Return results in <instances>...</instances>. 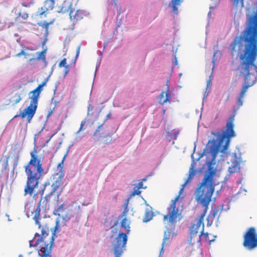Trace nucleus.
<instances>
[{"mask_svg": "<svg viewBox=\"0 0 257 257\" xmlns=\"http://www.w3.org/2000/svg\"><path fill=\"white\" fill-rule=\"evenodd\" d=\"M215 174V170L209 167L208 172L204 175V178L196 189L195 193L196 200L200 203L204 209L199 216L197 223L192 225L190 228L188 242L190 244L198 243L200 245L201 236L204 231V217L208 209L216 186L214 181Z\"/></svg>", "mask_w": 257, "mask_h": 257, "instance_id": "1", "label": "nucleus"}, {"mask_svg": "<svg viewBox=\"0 0 257 257\" xmlns=\"http://www.w3.org/2000/svg\"><path fill=\"white\" fill-rule=\"evenodd\" d=\"M30 161L24 167L27 176L24 195H33V198L36 200L37 194L35 193V190L38 188L39 180L43 175L44 170L42 167L41 157L38 155V148H35L30 152Z\"/></svg>", "mask_w": 257, "mask_h": 257, "instance_id": "2", "label": "nucleus"}, {"mask_svg": "<svg viewBox=\"0 0 257 257\" xmlns=\"http://www.w3.org/2000/svg\"><path fill=\"white\" fill-rule=\"evenodd\" d=\"M240 74L244 80L257 81V66L254 62L257 57V49H243L240 52Z\"/></svg>", "mask_w": 257, "mask_h": 257, "instance_id": "3", "label": "nucleus"}, {"mask_svg": "<svg viewBox=\"0 0 257 257\" xmlns=\"http://www.w3.org/2000/svg\"><path fill=\"white\" fill-rule=\"evenodd\" d=\"M235 115L234 110V113L230 115L227 119L224 131L222 132L212 133V134L216 137L215 139H213L212 141L211 146L209 149L212 160L215 159L219 152V148L224 141H225V144L223 146V150H225L228 147L230 139L235 136L233 124Z\"/></svg>", "mask_w": 257, "mask_h": 257, "instance_id": "4", "label": "nucleus"}, {"mask_svg": "<svg viewBox=\"0 0 257 257\" xmlns=\"http://www.w3.org/2000/svg\"><path fill=\"white\" fill-rule=\"evenodd\" d=\"M46 83L47 80L39 84L36 88L31 92L32 95L30 97L31 101L29 106L27 107L20 113V114L15 115L14 118H16L19 116H21L22 118H24L27 116L28 122L29 123L30 122L31 119L36 113V110L38 106V99L40 96V93L43 90V86H44Z\"/></svg>", "mask_w": 257, "mask_h": 257, "instance_id": "5", "label": "nucleus"}, {"mask_svg": "<svg viewBox=\"0 0 257 257\" xmlns=\"http://www.w3.org/2000/svg\"><path fill=\"white\" fill-rule=\"evenodd\" d=\"M42 236L36 233L32 239L30 240V246H36L40 244V251L42 257H51V249L53 244V237L49 236V234L42 231Z\"/></svg>", "mask_w": 257, "mask_h": 257, "instance_id": "6", "label": "nucleus"}, {"mask_svg": "<svg viewBox=\"0 0 257 257\" xmlns=\"http://www.w3.org/2000/svg\"><path fill=\"white\" fill-rule=\"evenodd\" d=\"M195 175V171L193 168H191L189 171V176L185 183L182 185V187L179 191V195H178L174 200H172L170 207H168V214L164 216L163 220L164 221L168 220V222L171 224H174L177 221L181 213L178 208L176 207V202L178 201L180 195L183 191L184 187L189 183Z\"/></svg>", "mask_w": 257, "mask_h": 257, "instance_id": "7", "label": "nucleus"}, {"mask_svg": "<svg viewBox=\"0 0 257 257\" xmlns=\"http://www.w3.org/2000/svg\"><path fill=\"white\" fill-rule=\"evenodd\" d=\"M64 159L65 157L57 166L58 169H59V172L54 173L50 178L51 180L52 181V183L51 184L52 190L50 193L46 195L45 197V199L47 201H49L51 197L60 187L63 185V183L62 179L64 177V172L63 170V162Z\"/></svg>", "mask_w": 257, "mask_h": 257, "instance_id": "8", "label": "nucleus"}, {"mask_svg": "<svg viewBox=\"0 0 257 257\" xmlns=\"http://www.w3.org/2000/svg\"><path fill=\"white\" fill-rule=\"evenodd\" d=\"M127 236L126 233L119 232L112 242L115 257H121L126 250Z\"/></svg>", "mask_w": 257, "mask_h": 257, "instance_id": "9", "label": "nucleus"}, {"mask_svg": "<svg viewBox=\"0 0 257 257\" xmlns=\"http://www.w3.org/2000/svg\"><path fill=\"white\" fill-rule=\"evenodd\" d=\"M243 237V246L245 248L251 250L257 247V232L254 227L247 229Z\"/></svg>", "mask_w": 257, "mask_h": 257, "instance_id": "10", "label": "nucleus"}, {"mask_svg": "<svg viewBox=\"0 0 257 257\" xmlns=\"http://www.w3.org/2000/svg\"><path fill=\"white\" fill-rule=\"evenodd\" d=\"M41 198H42V197ZM41 201V200L38 203L37 207L32 203H27L25 205V212L27 216L29 218L32 217L36 224L38 225L39 228L41 227V224L39 221L40 220Z\"/></svg>", "mask_w": 257, "mask_h": 257, "instance_id": "11", "label": "nucleus"}, {"mask_svg": "<svg viewBox=\"0 0 257 257\" xmlns=\"http://www.w3.org/2000/svg\"><path fill=\"white\" fill-rule=\"evenodd\" d=\"M221 211L222 209L218 207L212 208L207 218V225H211L214 221H218Z\"/></svg>", "mask_w": 257, "mask_h": 257, "instance_id": "12", "label": "nucleus"}, {"mask_svg": "<svg viewBox=\"0 0 257 257\" xmlns=\"http://www.w3.org/2000/svg\"><path fill=\"white\" fill-rule=\"evenodd\" d=\"M55 4V0H46L43 7L38 9L37 15L42 17L48 11L52 10Z\"/></svg>", "mask_w": 257, "mask_h": 257, "instance_id": "13", "label": "nucleus"}, {"mask_svg": "<svg viewBox=\"0 0 257 257\" xmlns=\"http://www.w3.org/2000/svg\"><path fill=\"white\" fill-rule=\"evenodd\" d=\"M93 135L96 137L98 139L105 138L106 139L104 140L105 144H108L111 141V136L105 132L104 128L102 127V125L98 126L95 132L94 133Z\"/></svg>", "mask_w": 257, "mask_h": 257, "instance_id": "14", "label": "nucleus"}, {"mask_svg": "<svg viewBox=\"0 0 257 257\" xmlns=\"http://www.w3.org/2000/svg\"><path fill=\"white\" fill-rule=\"evenodd\" d=\"M65 204H62L54 210V214L62 218L65 221H67L74 216V214L72 213L65 214Z\"/></svg>", "mask_w": 257, "mask_h": 257, "instance_id": "15", "label": "nucleus"}, {"mask_svg": "<svg viewBox=\"0 0 257 257\" xmlns=\"http://www.w3.org/2000/svg\"><path fill=\"white\" fill-rule=\"evenodd\" d=\"M244 84L241 89L239 97L237 99V105L238 107L242 105V98H243L245 92H246L247 89L249 87L253 85L256 83V82L248 80H244Z\"/></svg>", "mask_w": 257, "mask_h": 257, "instance_id": "16", "label": "nucleus"}, {"mask_svg": "<svg viewBox=\"0 0 257 257\" xmlns=\"http://www.w3.org/2000/svg\"><path fill=\"white\" fill-rule=\"evenodd\" d=\"M159 103L162 105L167 102H170L171 99V94L169 88L165 91H162L158 97Z\"/></svg>", "mask_w": 257, "mask_h": 257, "instance_id": "17", "label": "nucleus"}, {"mask_svg": "<svg viewBox=\"0 0 257 257\" xmlns=\"http://www.w3.org/2000/svg\"><path fill=\"white\" fill-rule=\"evenodd\" d=\"M70 18L73 22H76L83 19L84 13L82 11L78 10L74 11V10H71L69 13Z\"/></svg>", "mask_w": 257, "mask_h": 257, "instance_id": "18", "label": "nucleus"}, {"mask_svg": "<svg viewBox=\"0 0 257 257\" xmlns=\"http://www.w3.org/2000/svg\"><path fill=\"white\" fill-rule=\"evenodd\" d=\"M127 203L125 204V208L124 209V212L122 213V214L121 215V217H124V218L122 219L121 223H120V226L122 228H123L125 230V231L127 233H128V232L130 231V221L127 219L126 214H125V211L127 209Z\"/></svg>", "mask_w": 257, "mask_h": 257, "instance_id": "19", "label": "nucleus"}, {"mask_svg": "<svg viewBox=\"0 0 257 257\" xmlns=\"http://www.w3.org/2000/svg\"><path fill=\"white\" fill-rule=\"evenodd\" d=\"M71 10H73V9L72 8V6L70 2L67 1H64L60 7V10L58 11V12L64 14L69 11L70 12Z\"/></svg>", "mask_w": 257, "mask_h": 257, "instance_id": "20", "label": "nucleus"}, {"mask_svg": "<svg viewBox=\"0 0 257 257\" xmlns=\"http://www.w3.org/2000/svg\"><path fill=\"white\" fill-rule=\"evenodd\" d=\"M183 2V0H171L169 4V6L171 7L173 12L175 14H178V9L177 7L180 6Z\"/></svg>", "mask_w": 257, "mask_h": 257, "instance_id": "21", "label": "nucleus"}, {"mask_svg": "<svg viewBox=\"0 0 257 257\" xmlns=\"http://www.w3.org/2000/svg\"><path fill=\"white\" fill-rule=\"evenodd\" d=\"M47 50V49H44L41 52L37 53L38 55L36 58V59L38 60H42L44 63L45 66H46L48 64V62L46 59Z\"/></svg>", "mask_w": 257, "mask_h": 257, "instance_id": "22", "label": "nucleus"}, {"mask_svg": "<svg viewBox=\"0 0 257 257\" xmlns=\"http://www.w3.org/2000/svg\"><path fill=\"white\" fill-rule=\"evenodd\" d=\"M153 216V212L151 211L149 209H146L145 210V213L143 219L144 222H147L150 221Z\"/></svg>", "mask_w": 257, "mask_h": 257, "instance_id": "23", "label": "nucleus"}, {"mask_svg": "<svg viewBox=\"0 0 257 257\" xmlns=\"http://www.w3.org/2000/svg\"><path fill=\"white\" fill-rule=\"evenodd\" d=\"M21 17L23 20H26L29 17V15L27 13H19L18 17H17L15 19V24H18L20 23V18Z\"/></svg>", "mask_w": 257, "mask_h": 257, "instance_id": "24", "label": "nucleus"}, {"mask_svg": "<svg viewBox=\"0 0 257 257\" xmlns=\"http://www.w3.org/2000/svg\"><path fill=\"white\" fill-rule=\"evenodd\" d=\"M54 22V20L48 23L46 22H45L44 23H42V22H40L38 23L39 26H41L43 28H44L45 30V34L46 35L48 33V28L50 25L53 24Z\"/></svg>", "mask_w": 257, "mask_h": 257, "instance_id": "25", "label": "nucleus"}, {"mask_svg": "<svg viewBox=\"0 0 257 257\" xmlns=\"http://www.w3.org/2000/svg\"><path fill=\"white\" fill-rule=\"evenodd\" d=\"M240 169L239 163L235 162L232 167L229 168V171L230 173H234L238 172Z\"/></svg>", "mask_w": 257, "mask_h": 257, "instance_id": "26", "label": "nucleus"}, {"mask_svg": "<svg viewBox=\"0 0 257 257\" xmlns=\"http://www.w3.org/2000/svg\"><path fill=\"white\" fill-rule=\"evenodd\" d=\"M221 56V53L220 51L217 50L214 54L213 57L212 59V63L213 64V68H214L215 63L218 57H220Z\"/></svg>", "mask_w": 257, "mask_h": 257, "instance_id": "27", "label": "nucleus"}, {"mask_svg": "<svg viewBox=\"0 0 257 257\" xmlns=\"http://www.w3.org/2000/svg\"><path fill=\"white\" fill-rule=\"evenodd\" d=\"M179 134V131L176 130H173L169 134V136L173 139L174 140H176L177 139L178 136Z\"/></svg>", "mask_w": 257, "mask_h": 257, "instance_id": "28", "label": "nucleus"}, {"mask_svg": "<svg viewBox=\"0 0 257 257\" xmlns=\"http://www.w3.org/2000/svg\"><path fill=\"white\" fill-rule=\"evenodd\" d=\"M32 55L28 54L24 51V50H22L21 52L16 54L17 57H21L23 56L24 58H29Z\"/></svg>", "mask_w": 257, "mask_h": 257, "instance_id": "29", "label": "nucleus"}, {"mask_svg": "<svg viewBox=\"0 0 257 257\" xmlns=\"http://www.w3.org/2000/svg\"><path fill=\"white\" fill-rule=\"evenodd\" d=\"M167 239H168V238L167 237V232H165V234H164L163 241V242L162 244V248L160 250V256H159L160 257L161 254L164 252V247L165 244Z\"/></svg>", "mask_w": 257, "mask_h": 257, "instance_id": "30", "label": "nucleus"}, {"mask_svg": "<svg viewBox=\"0 0 257 257\" xmlns=\"http://www.w3.org/2000/svg\"><path fill=\"white\" fill-rule=\"evenodd\" d=\"M139 190L140 189H138L137 187H135L134 190L131 193V196H134L136 195H140L141 193V191Z\"/></svg>", "mask_w": 257, "mask_h": 257, "instance_id": "31", "label": "nucleus"}, {"mask_svg": "<svg viewBox=\"0 0 257 257\" xmlns=\"http://www.w3.org/2000/svg\"><path fill=\"white\" fill-rule=\"evenodd\" d=\"M233 2V5L234 7H237L239 3L240 2L241 7L244 6L243 1L244 0H231Z\"/></svg>", "mask_w": 257, "mask_h": 257, "instance_id": "32", "label": "nucleus"}, {"mask_svg": "<svg viewBox=\"0 0 257 257\" xmlns=\"http://www.w3.org/2000/svg\"><path fill=\"white\" fill-rule=\"evenodd\" d=\"M67 60L66 58H63L59 63L58 66L59 67H65L67 66Z\"/></svg>", "mask_w": 257, "mask_h": 257, "instance_id": "33", "label": "nucleus"}, {"mask_svg": "<svg viewBox=\"0 0 257 257\" xmlns=\"http://www.w3.org/2000/svg\"><path fill=\"white\" fill-rule=\"evenodd\" d=\"M147 180L146 179H143L141 182H140L138 184V186H137L138 189H142V188H146V187H144L143 186V182L146 181Z\"/></svg>", "mask_w": 257, "mask_h": 257, "instance_id": "34", "label": "nucleus"}, {"mask_svg": "<svg viewBox=\"0 0 257 257\" xmlns=\"http://www.w3.org/2000/svg\"><path fill=\"white\" fill-rule=\"evenodd\" d=\"M69 71V65H68L64 67V75L66 76L67 75Z\"/></svg>", "mask_w": 257, "mask_h": 257, "instance_id": "35", "label": "nucleus"}, {"mask_svg": "<svg viewBox=\"0 0 257 257\" xmlns=\"http://www.w3.org/2000/svg\"><path fill=\"white\" fill-rule=\"evenodd\" d=\"M49 185H50V183H45L44 184V189H43L42 190H41V191H40V192H41V196H43V195L44 191V190L46 189V187H47V186H49Z\"/></svg>", "mask_w": 257, "mask_h": 257, "instance_id": "36", "label": "nucleus"}, {"mask_svg": "<svg viewBox=\"0 0 257 257\" xmlns=\"http://www.w3.org/2000/svg\"><path fill=\"white\" fill-rule=\"evenodd\" d=\"M31 5H32L31 3H27L23 2L22 3V5L23 7H26V8L30 7L31 6Z\"/></svg>", "mask_w": 257, "mask_h": 257, "instance_id": "37", "label": "nucleus"}, {"mask_svg": "<svg viewBox=\"0 0 257 257\" xmlns=\"http://www.w3.org/2000/svg\"><path fill=\"white\" fill-rule=\"evenodd\" d=\"M84 124H85V122L81 121L80 128H79V130L78 131V132H77V134L80 133L83 129V127Z\"/></svg>", "mask_w": 257, "mask_h": 257, "instance_id": "38", "label": "nucleus"}, {"mask_svg": "<svg viewBox=\"0 0 257 257\" xmlns=\"http://www.w3.org/2000/svg\"><path fill=\"white\" fill-rule=\"evenodd\" d=\"M208 235L209 234L208 233H204L203 231L202 232V235H201V236L204 237L205 240H208Z\"/></svg>", "mask_w": 257, "mask_h": 257, "instance_id": "39", "label": "nucleus"}, {"mask_svg": "<svg viewBox=\"0 0 257 257\" xmlns=\"http://www.w3.org/2000/svg\"><path fill=\"white\" fill-rule=\"evenodd\" d=\"M9 158H10V157H7V158H6V162H5V168H6L8 165V162H9Z\"/></svg>", "mask_w": 257, "mask_h": 257, "instance_id": "40", "label": "nucleus"}, {"mask_svg": "<svg viewBox=\"0 0 257 257\" xmlns=\"http://www.w3.org/2000/svg\"><path fill=\"white\" fill-rule=\"evenodd\" d=\"M113 1V3L114 4V7L116 8V9H117V2H118V0H112Z\"/></svg>", "mask_w": 257, "mask_h": 257, "instance_id": "41", "label": "nucleus"}, {"mask_svg": "<svg viewBox=\"0 0 257 257\" xmlns=\"http://www.w3.org/2000/svg\"><path fill=\"white\" fill-rule=\"evenodd\" d=\"M173 53H175L174 57H175V61L174 63H175V64L176 65H177V58H176V51H175V52H174L173 51Z\"/></svg>", "mask_w": 257, "mask_h": 257, "instance_id": "42", "label": "nucleus"}, {"mask_svg": "<svg viewBox=\"0 0 257 257\" xmlns=\"http://www.w3.org/2000/svg\"><path fill=\"white\" fill-rule=\"evenodd\" d=\"M18 98L16 100V103H18L21 100V98L20 96V94L18 95Z\"/></svg>", "mask_w": 257, "mask_h": 257, "instance_id": "43", "label": "nucleus"}, {"mask_svg": "<svg viewBox=\"0 0 257 257\" xmlns=\"http://www.w3.org/2000/svg\"><path fill=\"white\" fill-rule=\"evenodd\" d=\"M47 38H45V39L44 40V41H43V43H42V47H43V48H44V46H45V44L46 42H47Z\"/></svg>", "mask_w": 257, "mask_h": 257, "instance_id": "44", "label": "nucleus"}, {"mask_svg": "<svg viewBox=\"0 0 257 257\" xmlns=\"http://www.w3.org/2000/svg\"><path fill=\"white\" fill-rule=\"evenodd\" d=\"M92 109H93V107L91 105H89L88 107V111H91L92 110Z\"/></svg>", "mask_w": 257, "mask_h": 257, "instance_id": "45", "label": "nucleus"}, {"mask_svg": "<svg viewBox=\"0 0 257 257\" xmlns=\"http://www.w3.org/2000/svg\"><path fill=\"white\" fill-rule=\"evenodd\" d=\"M79 50H80V49L77 50L76 57H77L78 56V55L79 54Z\"/></svg>", "mask_w": 257, "mask_h": 257, "instance_id": "46", "label": "nucleus"}, {"mask_svg": "<svg viewBox=\"0 0 257 257\" xmlns=\"http://www.w3.org/2000/svg\"><path fill=\"white\" fill-rule=\"evenodd\" d=\"M62 191V189H61L60 191L59 192V194L57 195L58 198H59V196L60 195L61 192Z\"/></svg>", "mask_w": 257, "mask_h": 257, "instance_id": "47", "label": "nucleus"}, {"mask_svg": "<svg viewBox=\"0 0 257 257\" xmlns=\"http://www.w3.org/2000/svg\"><path fill=\"white\" fill-rule=\"evenodd\" d=\"M167 238H168V239H167V240H169V239H170V235H168L167 234Z\"/></svg>", "mask_w": 257, "mask_h": 257, "instance_id": "48", "label": "nucleus"}, {"mask_svg": "<svg viewBox=\"0 0 257 257\" xmlns=\"http://www.w3.org/2000/svg\"><path fill=\"white\" fill-rule=\"evenodd\" d=\"M105 47H106V46L104 45L103 48H105Z\"/></svg>", "mask_w": 257, "mask_h": 257, "instance_id": "49", "label": "nucleus"}, {"mask_svg": "<svg viewBox=\"0 0 257 257\" xmlns=\"http://www.w3.org/2000/svg\"><path fill=\"white\" fill-rule=\"evenodd\" d=\"M159 257H160V256H159Z\"/></svg>", "mask_w": 257, "mask_h": 257, "instance_id": "50", "label": "nucleus"}]
</instances>
